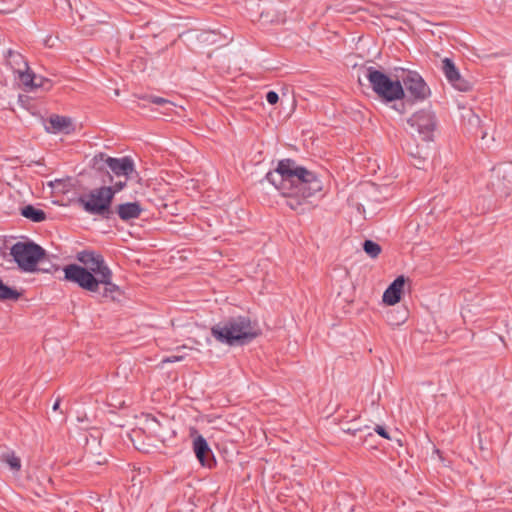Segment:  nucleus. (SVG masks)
Returning a JSON list of instances; mask_svg holds the SVG:
<instances>
[{
	"instance_id": "nucleus-1",
	"label": "nucleus",
	"mask_w": 512,
	"mask_h": 512,
	"mask_svg": "<svg viewBox=\"0 0 512 512\" xmlns=\"http://www.w3.org/2000/svg\"><path fill=\"white\" fill-rule=\"evenodd\" d=\"M265 179L286 198V205L298 213L305 211L308 198L323 189L322 181L314 172L299 166L292 159L280 160L276 169L268 172Z\"/></svg>"
},
{
	"instance_id": "nucleus-2",
	"label": "nucleus",
	"mask_w": 512,
	"mask_h": 512,
	"mask_svg": "<svg viewBox=\"0 0 512 512\" xmlns=\"http://www.w3.org/2000/svg\"><path fill=\"white\" fill-rule=\"evenodd\" d=\"M211 334L217 341L233 346L249 343L260 331L248 317L238 316L214 325Z\"/></svg>"
},
{
	"instance_id": "nucleus-3",
	"label": "nucleus",
	"mask_w": 512,
	"mask_h": 512,
	"mask_svg": "<svg viewBox=\"0 0 512 512\" xmlns=\"http://www.w3.org/2000/svg\"><path fill=\"white\" fill-rule=\"evenodd\" d=\"M113 273L109 270V276H95L91 272L84 270L77 264H70L64 267V278L67 281L76 283L79 287L89 292H97L99 285H104V297L114 298V294L119 292V287L112 282Z\"/></svg>"
},
{
	"instance_id": "nucleus-4",
	"label": "nucleus",
	"mask_w": 512,
	"mask_h": 512,
	"mask_svg": "<svg viewBox=\"0 0 512 512\" xmlns=\"http://www.w3.org/2000/svg\"><path fill=\"white\" fill-rule=\"evenodd\" d=\"M364 76L369 81L372 90L384 102L400 100L405 96L404 87L399 80H392L372 66L365 68Z\"/></svg>"
},
{
	"instance_id": "nucleus-5",
	"label": "nucleus",
	"mask_w": 512,
	"mask_h": 512,
	"mask_svg": "<svg viewBox=\"0 0 512 512\" xmlns=\"http://www.w3.org/2000/svg\"><path fill=\"white\" fill-rule=\"evenodd\" d=\"M112 201L113 191L107 186L92 189L78 198V203L84 211L105 219H109L113 213L111 210Z\"/></svg>"
},
{
	"instance_id": "nucleus-6",
	"label": "nucleus",
	"mask_w": 512,
	"mask_h": 512,
	"mask_svg": "<svg viewBox=\"0 0 512 512\" xmlns=\"http://www.w3.org/2000/svg\"><path fill=\"white\" fill-rule=\"evenodd\" d=\"M10 254L21 270L33 272L37 263L46 256V251L32 241H19L11 247Z\"/></svg>"
},
{
	"instance_id": "nucleus-7",
	"label": "nucleus",
	"mask_w": 512,
	"mask_h": 512,
	"mask_svg": "<svg viewBox=\"0 0 512 512\" xmlns=\"http://www.w3.org/2000/svg\"><path fill=\"white\" fill-rule=\"evenodd\" d=\"M411 135H418L422 141L433 140V133L436 129L435 114L429 109H422L415 112L407 119Z\"/></svg>"
},
{
	"instance_id": "nucleus-8",
	"label": "nucleus",
	"mask_w": 512,
	"mask_h": 512,
	"mask_svg": "<svg viewBox=\"0 0 512 512\" xmlns=\"http://www.w3.org/2000/svg\"><path fill=\"white\" fill-rule=\"evenodd\" d=\"M76 259L83 264L84 270L91 272L93 275L109 276L110 268L100 253L93 250H83L76 254Z\"/></svg>"
},
{
	"instance_id": "nucleus-9",
	"label": "nucleus",
	"mask_w": 512,
	"mask_h": 512,
	"mask_svg": "<svg viewBox=\"0 0 512 512\" xmlns=\"http://www.w3.org/2000/svg\"><path fill=\"white\" fill-rule=\"evenodd\" d=\"M403 85L414 101H423L431 94L430 88L417 72L409 71L403 77Z\"/></svg>"
},
{
	"instance_id": "nucleus-10",
	"label": "nucleus",
	"mask_w": 512,
	"mask_h": 512,
	"mask_svg": "<svg viewBox=\"0 0 512 512\" xmlns=\"http://www.w3.org/2000/svg\"><path fill=\"white\" fill-rule=\"evenodd\" d=\"M442 71L447 81L457 90L461 92L470 91L472 88L471 83L464 79L458 68L455 66L450 58H444L442 60Z\"/></svg>"
},
{
	"instance_id": "nucleus-11",
	"label": "nucleus",
	"mask_w": 512,
	"mask_h": 512,
	"mask_svg": "<svg viewBox=\"0 0 512 512\" xmlns=\"http://www.w3.org/2000/svg\"><path fill=\"white\" fill-rule=\"evenodd\" d=\"M107 168L118 178H129L135 171L134 162L128 156L122 158H109L107 160Z\"/></svg>"
},
{
	"instance_id": "nucleus-12",
	"label": "nucleus",
	"mask_w": 512,
	"mask_h": 512,
	"mask_svg": "<svg viewBox=\"0 0 512 512\" xmlns=\"http://www.w3.org/2000/svg\"><path fill=\"white\" fill-rule=\"evenodd\" d=\"M20 82L24 86V90L27 92L34 91L37 88H44L49 90L51 88V81L45 78H41L40 83H36L38 76L30 71V68L24 69L23 71L17 72Z\"/></svg>"
},
{
	"instance_id": "nucleus-13",
	"label": "nucleus",
	"mask_w": 512,
	"mask_h": 512,
	"mask_svg": "<svg viewBox=\"0 0 512 512\" xmlns=\"http://www.w3.org/2000/svg\"><path fill=\"white\" fill-rule=\"evenodd\" d=\"M195 455L202 466L211 467L214 462L212 451L202 435H198L193 441Z\"/></svg>"
},
{
	"instance_id": "nucleus-14",
	"label": "nucleus",
	"mask_w": 512,
	"mask_h": 512,
	"mask_svg": "<svg viewBox=\"0 0 512 512\" xmlns=\"http://www.w3.org/2000/svg\"><path fill=\"white\" fill-rule=\"evenodd\" d=\"M406 279L403 275L398 276L384 291L382 300L387 305H395L401 300V294L405 285Z\"/></svg>"
},
{
	"instance_id": "nucleus-15",
	"label": "nucleus",
	"mask_w": 512,
	"mask_h": 512,
	"mask_svg": "<svg viewBox=\"0 0 512 512\" xmlns=\"http://www.w3.org/2000/svg\"><path fill=\"white\" fill-rule=\"evenodd\" d=\"M143 211L139 202H127L119 204L116 208V213L122 221H130L137 219Z\"/></svg>"
},
{
	"instance_id": "nucleus-16",
	"label": "nucleus",
	"mask_w": 512,
	"mask_h": 512,
	"mask_svg": "<svg viewBox=\"0 0 512 512\" xmlns=\"http://www.w3.org/2000/svg\"><path fill=\"white\" fill-rule=\"evenodd\" d=\"M139 99L144 102L142 104L138 103L139 107L145 108L147 106L146 102L155 104V105L161 107L160 113L164 116H171L172 112L174 111V108H175V104L173 102H171L168 99L159 97V96L146 95V96L140 97Z\"/></svg>"
},
{
	"instance_id": "nucleus-17",
	"label": "nucleus",
	"mask_w": 512,
	"mask_h": 512,
	"mask_svg": "<svg viewBox=\"0 0 512 512\" xmlns=\"http://www.w3.org/2000/svg\"><path fill=\"white\" fill-rule=\"evenodd\" d=\"M4 57L7 65L10 66L14 73L28 69V62L19 52L8 49L4 53Z\"/></svg>"
},
{
	"instance_id": "nucleus-18",
	"label": "nucleus",
	"mask_w": 512,
	"mask_h": 512,
	"mask_svg": "<svg viewBox=\"0 0 512 512\" xmlns=\"http://www.w3.org/2000/svg\"><path fill=\"white\" fill-rule=\"evenodd\" d=\"M406 150L408 154L415 159L414 166L417 168H423L422 166L429 158V147L413 146L412 144L407 143Z\"/></svg>"
},
{
	"instance_id": "nucleus-19",
	"label": "nucleus",
	"mask_w": 512,
	"mask_h": 512,
	"mask_svg": "<svg viewBox=\"0 0 512 512\" xmlns=\"http://www.w3.org/2000/svg\"><path fill=\"white\" fill-rule=\"evenodd\" d=\"M49 125L46 127L48 132L57 133V132H66L69 133L70 128L72 126L70 118L53 115L49 119Z\"/></svg>"
},
{
	"instance_id": "nucleus-20",
	"label": "nucleus",
	"mask_w": 512,
	"mask_h": 512,
	"mask_svg": "<svg viewBox=\"0 0 512 512\" xmlns=\"http://www.w3.org/2000/svg\"><path fill=\"white\" fill-rule=\"evenodd\" d=\"M20 214L32 222L40 223L46 220L47 215L42 209L33 205H26L20 209Z\"/></svg>"
},
{
	"instance_id": "nucleus-21",
	"label": "nucleus",
	"mask_w": 512,
	"mask_h": 512,
	"mask_svg": "<svg viewBox=\"0 0 512 512\" xmlns=\"http://www.w3.org/2000/svg\"><path fill=\"white\" fill-rule=\"evenodd\" d=\"M21 297V293L16 289L5 285L0 279V301H17Z\"/></svg>"
},
{
	"instance_id": "nucleus-22",
	"label": "nucleus",
	"mask_w": 512,
	"mask_h": 512,
	"mask_svg": "<svg viewBox=\"0 0 512 512\" xmlns=\"http://www.w3.org/2000/svg\"><path fill=\"white\" fill-rule=\"evenodd\" d=\"M0 460L6 463L12 471L18 472L21 469V460L13 451L3 453Z\"/></svg>"
},
{
	"instance_id": "nucleus-23",
	"label": "nucleus",
	"mask_w": 512,
	"mask_h": 512,
	"mask_svg": "<svg viewBox=\"0 0 512 512\" xmlns=\"http://www.w3.org/2000/svg\"><path fill=\"white\" fill-rule=\"evenodd\" d=\"M363 250L367 255H369L371 258H377L379 254L381 253L382 249L381 246L372 241V240H365L363 243Z\"/></svg>"
},
{
	"instance_id": "nucleus-24",
	"label": "nucleus",
	"mask_w": 512,
	"mask_h": 512,
	"mask_svg": "<svg viewBox=\"0 0 512 512\" xmlns=\"http://www.w3.org/2000/svg\"><path fill=\"white\" fill-rule=\"evenodd\" d=\"M111 158L105 153H98L92 158V167L97 171H104L107 167V160Z\"/></svg>"
},
{
	"instance_id": "nucleus-25",
	"label": "nucleus",
	"mask_w": 512,
	"mask_h": 512,
	"mask_svg": "<svg viewBox=\"0 0 512 512\" xmlns=\"http://www.w3.org/2000/svg\"><path fill=\"white\" fill-rule=\"evenodd\" d=\"M127 180L128 178L124 177L123 180H118L113 184V186H109L111 191H113V197L126 186Z\"/></svg>"
},
{
	"instance_id": "nucleus-26",
	"label": "nucleus",
	"mask_w": 512,
	"mask_h": 512,
	"mask_svg": "<svg viewBox=\"0 0 512 512\" xmlns=\"http://www.w3.org/2000/svg\"><path fill=\"white\" fill-rule=\"evenodd\" d=\"M341 429L345 433L356 435L357 432L362 430V427L346 423L342 425Z\"/></svg>"
},
{
	"instance_id": "nucleus-27",
	"label": "nucleus",
	"mask_w": 512,
	"mask_h": 512,
	"mask_svg": "<svg viewBox=\"0 0 512 512\" xmlns=\"http://www.w3.org/2000/svg\"><path fill=\"white\" fill-rule=\"evenodd\" d=\"M266 100L269 104L274 105L278 102L279 96L275 91H269L266 94Z\"/></svg>"
},
{
	"instance_id": "nucleus-28",
	"label": "nucleus",
	"mask_w": 512,
	"mask_h": 512,
	"mask_svg": "<svg viewBox=\"0 0 512 512\" xmlns=\"http://www.w3.org/2000/svg\"><path fill=\"white\" fill-rule=\"evenodd\" d=\"M184 359V356L182 355H172V356H169V357H166L162 360V363H174V362H178V361H182Z\"/></svg>"
},
{
	"instance_id": "nucleus-29",
	"label": "nucleus",
	"mask_w": 512,
	"mask_h": 512,
	"mask_svg": "<svg viewBox=\"0 0 512 512\" xmlns=\"http://www.w3.org/2000/svg\"><path fill=\"white\" fill-rule=\"evenodd\" d=\"M375 431L377 434H379L380 436H382L383 438H386V439H389V435L386 431V429L380 425H377L376 428H375Z\"/></svg>"
},
{
	"instance_id": "nucleus-30",
	"label": "nucleus",
	"mask_w": 512,
	"mask_h": 512,
	"mask_svg": "<svg viewBox=\"0 0 512 512\" xmlns=\"http://www.w3.org/2000/svg\"><path fill=\"white\" fill-rule=\"evenodd\" d=\"M54 43H55V39L51 35H48L44 39V45L47 46V47H50V48L53 47Z\"/></svg>"
},
{
	"instance_id": "nucleus-31",
	"label": "nucleus",
	"mask_w": 512,
	"mask_h": 512,
	"mask_svg": "<svg viewBox=\"0 0 512 512\" xmlns=\"http://www.w3.org/2000/svg\"><path fill=\"white\" fill-rule=\"evenodd\" d=\"M59 406H60V398H58V399L55 401V403H54V405H53V410H55V411H56V410H58V409H59Z\"/></svg>"
},
{
	"instance_id": "nucleus-32",
	"label": "nucleus",
	"mask_w": 512,
	"mask_h": 512,
	"mask_svg": "<svg viewBox=\"0 0 512 512\" xmlns=\"http://www.w3.org/2000/svg\"><path fill=\"white\" fill-rule=\"evenodd\" d=\"M0 12L1 13H9V12H11V10H7V9H5V6H2V8L0 7Z\"/></svg>"
},
{
	"instance_id": "nucleus-33",
	"label": "nucleus",
	"mask_w": 512,
	"mask_h": 512,
	"mask_svg": "<svg viewBox=\"0 0 512 512\" xmlns=\"http://www.w3.org/2000/svg\"><path fill=\"white\" fill-rule=\"evenodd\" d=\"M0 12L1 13H9V12H11V10H7V9H5V6H2V8L0 7Z\"/></svg>"
},
{
	"instance_id": "nucleus-34",
	"label": "nucleus",
	"mask_w": 512,
	"mask_h": 512,
	"mask_svg": "<svg viewBox=\"0 0 512 512\" xmlns=\"http://www.w3.org/2000/svg\"><path fill=\"white\" fill-rule=\"evenodd\" d=\"M41 78H42V77L38 76V79L36 80V83H40Z\"/></svg>"
}]
</instances>
